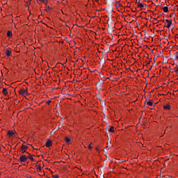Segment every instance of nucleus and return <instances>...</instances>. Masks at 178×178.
Listing matches in <instances>:
<instances>
[{"mask_svg":"<svg viewBox=\"0 0 178 178\" xmlns=\"http://www.w3.org/2000/svg\"><path fill=\"white\" fill-rule=\"evenodd\" d=\"M52 178H59V175H52Z\"/></svg>","mask_w":178,"mask_h":178,"instance_id":"24","label":"nucleus"},{"mask_svg":"<svg viewBox=\"0 0 178 178\" xmlns=\"http://www.w3.org/2000/svg\"><path fill=\"white\" fill-rule=\"evenodd\" d=\"M70 141H71L70 138H65V142L67 144H70Z\"/></svg>","mask_w":178,"mask_h":178,"instance_id":"20","label":"nucleus"},{"mask_svg":"<svg viewBox=\"0 0 178 178\" xmlns=\"http://www.w3.org/2000/svg\"><path fill=\"white\" fill-rule=\"evenodd\" d=\"M51 102H52V101H51V100L47 101V105H49L51 104Z\"/></svg>","mask_w":178,"mask_h":178,"instance_id":"27","label":"nucleus"},{"mask_svg":"<svg viewBox=\"0 0 178 178\" xmlns=\"http://www.w3.org/2000/svg\"><path fill=\"white\" fill-rule=\"evenodd\" d=\"M39 1L40 2H42V3H44V5L47 6L48 5V0H36Z\"/></svg>","mask_w":178,"mask_h":178,"instance_id":"10","label":"nucleus"},{"mask_svg":"<svg viewBox=\"0 0 178 178\" xmlns=\"http://www.w3.org/2000/svg\"><path fill=\"white\" fill-rule=\"evenodd\" d=\"M84 148H87V147L84 146Z\"/></svg>","mask_w":178,"mask_h":178,"instance_id":"33","label":"nucleus"},{"mask_svg":"<svg viewBox=\"0 0 178 178\" xmlns=\"http://www.w3.org/2000/svg\"><path fill=\"white\" fill-rule=\"evenodd\" d=\"M166 23H168L167 26L165 25L164 27H167V29H170V26H172V20L165 19Z\"/></svg>","mask_w":178,"mask_h":178,"instance_id":"4","label":"nucleus"},{"mask_svg":"<svg viewBox=\"0 0 178 178\" xmlns=\"http://www.w3.org/2000/svg\"><path fill=\"white\" fill-rule=\"evenodd\" d=\"M109 133H115V127H111L109 129H108Z\"/></svg>","mask_w":178,"mask_h":178,"instance_id":"12","label":"nucleus"},{"mask_svg":"<svg viewBox=\"0 0 178 178\" xmlns=\"http://www.w3.org/2000/svg\"><path fill=\"white\" fill-rule=\"evenodd\" d=\"M60 63H57V64L56 65H59Z\"/></svg>","mask_w":178,"mask_h":178,"instance_id":"31","label":"nucleus"},{"mask_svg":"<svg viewBox=\"0 0 178 178\" xmlns=\"http://www.w3.org/2000/svg\"><path fill=\"white\" fill-rule=\"evenodd\" d=\"M88 148L89 151H91L92 149V143H90L88 145Z\"/></svg>","mask_w":178,"mask_h":178,"instance_id":"17","label":"nucleus"},{"mask_svg":"<svg viewBox=\"0 0 178 178\" xmlns=\"http://www.w3.org/2000/svg\"><path fill=\"white\" fill-rule=\"evenodd\" d=\"M28 148H29V147H27V145L22 144V146L19 147V151L22 154H25V152H26V151H27Z\"/></svg>","mask_w":178,"mask_h":178,"instance_id":"1","label":"nucleus"},{"mask_svg":"<svg viewBox=\"0 0 178 178\" xmlns=\"http://www.w3.org/2000/svg\"><path fill=\"white\" fill-rule=\"evenodd\" d=\"M170 127H167L166 129H165V130H170Z\"/></svg>","mask_w":178,"mask_h":178,"instance_id":"29","label":"nucleus"},{"mask_svg":"<svg viewBox=\"0 0 178 178\" xmlns=\"http://www.w3.org/2000/svg\"><path fill=\"white\" fill-rule=\"evenodd\" d=\"M47 148H49V147H52V140H48L45 144Z\"/></svg>","mask_w":178,"mask_h":178,"instance_id":"5","label":"nucleus"},{"mask_svg":"<svg viewBox=\"0 0 178 178\" xmlns=\"http://www.w3.org/2000/svg\"><path fill=\"white\" fill-rule=\"evenodd\" d=\"M164 111H170V104H165L163 106Z\"/></svg>","mask_w":178,"mask_h":178,"instance_id":"8","label":"nucleus"},{"mask_svg":"<svg viewBox=\"0 0 178 178\" xmlns=\"http://www.w3.org/2000/svg\"><path fill=\"white\" fill-rule=\"evenodd\" d=\"M19 115V113H17V115Z\"/></svg>","mask_w":178,"mask_h":178,"instance_id":"32","label":"nucleus"},{"mask_svg":"<svg viewBox=\"0 0 178 178\" xmlns=\"http://www.w3.org/2000/svg\"><path fill=\"white\" fill-rule=\"evenodd\" d=\"M145 6L147 7V6H148V5L145 4Z\"/></svg>","mask_w":178,"mask_h":178,"instance_id":"30","label":"nucleus"},{"mask_svg":"<svg viewBox=\"0 0 178 178\" xmlns=\"http://www.w3.org/2000/svg\"><path fill=\"white\" fill-rule=\"evenodd\" d=\"M175 56L176 59H178V52L177 51L175 54Z\"/></svg>","mask_w":178,"mask_h":178,"instance_id":"25","label":"nucleus"},{"mask_svg":"<svg viewBox=\"0 0 178 178\" xmlns=\"http://www.w3.org/2000/svg\"><path fill=\"white\" fill-rule=\"evenodd\" d=\"M152 104H154L152 100H149L148 102H147V104L148 105V106H152Z\"/></svg>","mask_w":178,"mask_h":178,"instance_id":"13","label":"nucleus"},{"mask_svg":"<svg viewBox=\"0 0 178 178\" xmlns=\"http://www.w3.org/2000/svg\"><path fill=\"white\" fill-rule=\"evenodd\" d=\"M27 158L26 155H21L19 161L20 162H27Z\"/></svg>","mask_w":178,"mask_h":178,"instance_id":"3","label":"nucleus"},{"mask_svg":"<svg viewBox=\"0 0 178 178\" xmlns=\"http://www.w3.org/2000/svg\"><path fill=\"white\" fill-rule=\"evenodd\" d=\"M96 88L97 90H102V88H101V85H99V83L96 84Z\"/></svg>","mask_w":178,"mask_h":178,"instance_id":"19","label":"nucleus"},{"mask_svg":"<svg viewBox=\"0 0 178 178\" xmlns=\"http://www.w3.org/2000/svg\"><path fill=\"white\" fill-rule=\"evenodd\" d=\"M47 6V8H46L45 10L47 12H48V10H49L51 9V7H49V6Z\"/></svg>","mask_w":178,"mask_h":178,"instance_id":"22","label":"nucleus"},{"mask_svg":"<svg viewBox=\"0 0 178 178\" xmlns=\"http://www.w3.org/2000/svg\"><path fill=\"white\" fill-rule=\"evenodd\" d=\"M145 115H147V113H144Z\"/></svg>","mask_w":178,"mask_h":178,"instance_id":"35","label":"nucleus"},{"mask_svg":"<svg viewBox=\"0 0 178 178\" xmlns=\"http://www.w3.org/2000/svg\"><path fill=\"white\" fill-rule=\"evenodd\" d=\"M36 169L38 170V172H41L42 168L40 165H35Z\"/></svg>","mask_w":178,"mask_h":178,"instance_id":"14","label":"nucleus"},{"mask_svg":"<svg viewBox=\"0 0 178 178\" xmlns=\"http://www.w3.org/2000/svg\"><path fill=\"white\" fill-rule=\"evenodd\" d=\"M19 94L20 95H22V97H27V95H29V92L27 91V88L26 90L20 89L19 91Z\"/></svg>","mask_w":178,"mask_h":178,"instance_id":"2","label":"nucleus"},{"mask_svg":"<svg viewBox=\"0 0 178 178\" xmlns=\"http://www.w3.org/2000/svg\"><path fill=\"white\" fill-rule=\"evenodd\" d=\"M97 84H99V86H102V84H104V81H99Z\"/></svg>","mask_w":178,"mask_h":178,"instance_id":"23","label":"nucleus"},{"mask_svg":"<svg viewBox=\"0 0 178 178\" xmlns=\"http://www.w3.org/2000/svg\"><path fill=\"white\" fill-rule=\"evenodd\" d=\"M138 6L139 8H140L141 9H143V8H144V5L140 2L138 3Z\"/></svg>","mask_w":178,"mask_h":178,"instance_id":"18","label":"nucleus"},{"mask_svg":"<svg viewBox=\"0 0 178 178\" xmlns=\"http://www.w3.org/2000/svg\"><path fill=\"white\" fill-rule=\"evenodd\" d=\"M175 16H176V14L175 13H172L170 15V17H173L175 19Z\"/></svg>","mask_w":178,"mask_h":178,"instance_id":"21","label":"nucleus"},{"mask_svg":"<svg viewBox=\"0 0 178 178\" xmlns=\"http://www.w3.org/2000/svg\"><path fill=\"white\" fill-rule=\"evenodd\" d=\"M26 154H29V159H31V161L32 162H35V160L34 159V158L33 156H34V155L31 154H29V152H26Z\"/></svg>","mask_w":178,"mask_h":178,"instance_id":"7","label":"nucleus"},{"mask_svg":"<svg viewBox=\"0 0 178 178\" xmlns=\"http://www.w3.org/2000/svg\"><path fill=\"white\" fill-rule=\"evenodd\" d=\"M7 37H8L9 38H10V37H12V31H7Z\"/></svg>","mask_w":178,"mask_h":178,"instance_id":"15","label":"nucleus"},{"mask_svg":"<svg viewBox=\"0 0 178 178\" xmlns=\"http://www.w3.org/2000/svg\"><path fill=\"white\" fill-rule=\"evenodd\" d=\"M8 136H9L10 137H12V136H14V134H16V131H8L7 132Z\"/></svg>","mask_w":178,"mask_h":178,"instance_id":"6","label":"nucleus"},{"mask_svg":"<svg viewBox=\"0 0 178 178\" xmlns=\"http://www.w3.org/2000/svg\"><path fill=\"white\" fill-rule=\"evenodd\" d=\"M23 144H24V145L26 144V145H31L32 148H34V147H33V145H30V144L27 143V142H24Z\"/></svg>","mask_w":178,"mask_h":178,"instance_id":"26","label":"nucleus"},{"mask_svg":"<svg viewBox=\"0 0 178 178\" xmlns=\"http://www.w3.org/2000/svg\"><path fill=\"white\" fill-rule=\"evenodd\" d=\"M173 72H175V73H178V67H177V70L176 71H175V70L172 71V73H173Z\"/></svg>","mask_w":178,"mask_h":178,"instance_id":"28","label":"nucleus"},{"mask_svg":"<svg viewBox=\"0 0 178 178\" xmlns=\"http://www.w3.org/2000/svg\"><path fill=\"white\" fill-rule=\"evenodd\" d=\"M3 95H8V89L3 88Z\"/></svg>","mask_w":178,"mask_h":178,"instance_id":"16","label":"nucleus"},{"mask_svg":"<svg viewBox=\"0 0 178 178\" xmlns=\"http://www.w3.org/2000/svg\"><path fill=\"white\" fill-rule=\"evenodd\" d=\"M63 65V66L65 65V63H63V64H62Z\"/></svg>","mask_w":178,"mask_h":178,"instance_id":"34","label":"nucleus"},{"mask_svg":"<svg viewBox=\"0 0 178 178\" xmlns=\"http://www.w3.org/2000/svg\"><path fill=\"white\" fill-rule=\"evenodd\" d=\"M163 10L165 13H168V12H169V8L168 6H164L163 7Z\"/></svg>","mask_w":178,"mask_h":178,"instance_id":"9","label":"nucleus"},{"mask_svg":"<svg viewBox=\"0 0 178 178\" xmlns=\"http://www.w3.org/2000/svg\"><path fill=\"white\" fill-rule=\"evenodd\" d=\"M169 69H170V67H169Z\"/></svg>","mask_w":178,"mask_h":178,"instance_id":"36","label":"nucleus"},{"mask_svg":"<svg viewBox=\"0 0 178 178\" xmlns=\"http://www.w3.org/2000/svg\"><path fill=\"white\" fill-rule=\"evenodd\" d=\"M11 54H12V52L10 51H9V49L6 50V56H10Z\"/></svg>","mask_w":178,"mask_h":178,"instance_id":"11","label":"nucleus"}]
</instances>
